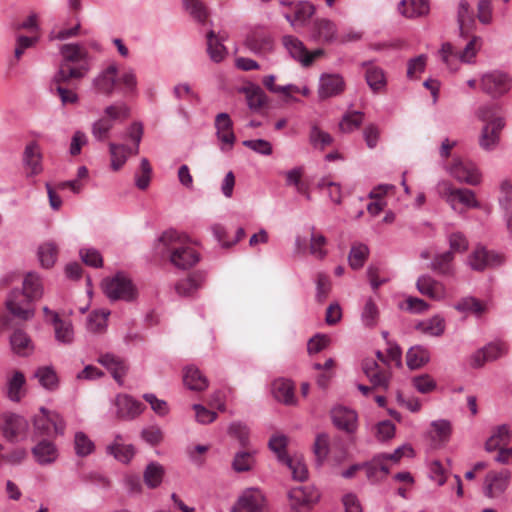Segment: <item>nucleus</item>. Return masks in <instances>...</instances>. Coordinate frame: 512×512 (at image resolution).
<instances>
[{"label": "nucleus", "instance_id": "nucleus-29", "mask_svg": "<svg viewBox=\"0 0 512 512\" xmlns=\"http://www.w3.org/2000/svg\"><path fill=\"white\" fill-rule=\"evenodd\" d=\"M294 389L293 383L287 379H276L272 383V394L274 398L286 405H293L296 403Z\"/></svg>", "mask_w": 512, "mask_h": 512}, {"label": "nucleus", "instance_id": "nucleus-18", "mask_svg": "<svg viewBox=\"0 0 512 512\" xmlns=\"http://www.w3.org/2000/svg\"><path fill=\"white\" fill-rule=\"evenodd\" d=\"M115 405L117 417L124 420H132L144 410L143 403L129 395H118Z\"/></svg>", "mask_w": 512, "mask_h": 512}, {"label": "nucleus", "instance_id": "nucleus-63", "mask_svg": "<svg viewBox=\"0 0 512 512\" xmlns=\"http://www.w3.org/2000/svg\"><path fill=\"white\" fill-rule=\"evenodd\" d=\"M502 258H467L466 265L475 271H483L501 265Z\"/></svg>", "mask_w": 512, "mask_h": 512}, {"label": "nucleus", "instance_id": "nucleus-25", "mask_svg": "<svg viewBox=\"0 0 512 512\" xmlns=\"http://www.w3.org/2000/svg\"><path fill=\"white\" fill-rule=\"evenodd\" d=\"M10 347L19 357H28L34 352V345L30 336L21 329H16L9 338Z\"/></svg>", "mask_w": 512, "mask_h": 512}, {"label": "nucleus", "instance_id": "nucleus-16", "mask_svg": "<svg viewBox=\"0 0 512 512\" xmlns=\"http://www.w3.org/2000/svg\"><path fill=\"white\" fill-rule=\"evenodd\" d=\"M345 89V81L340 74H322L319 80L318 96L320 99L341 94Z\"/></svg>", "mask_w": 512, "mask_h": 512}, {"label": "nucleus", "instance_id": "nucleus-13", "mask_svg": "<svg viewBox=\"0 0 512 512\" xmlns=\"http://www.w3.org/2000/svg\"><path fill=\"white\" fill-rule=\"evenodd\" d=\"M362 369L373 388L387 390L389 388L391 372L388 368L381 367L375 360L366 359L363 361Z\"/></svg>", "mask_w": 512, "mask_h": 512}, {"label": "nucleus", "instance_id": "nucleus-38", "mask_svg": "<svg viewBox=\"0 0 512 512\" xmlns=\"http://www.w3.org/2000/svg\"><path fill=\"white\" fill-rule=\"evenodd\" d=\"M60 54L63 57L61 62H66V65L86 61L88 58V52L86 49L77 43L62 45L60 48Z\"/></svg>", "mask_w": 512, "mask_h": 512}, {"label": "nucleus", "instance_id": "nucleus-61", "mask_svg": "<svg viewBox=\"0 0 512 512\" xmlns=\"http://www.w3.org/2000/svg\"><path fill=\"white\" fill-rule=\"evenodd\" d=\"M449 245L450 251L442 254L441 256L464 253L468 248V241L462 233L456 232L449 236Z\"/></svg>", "mask_w": 512, "mask_h": 512}, {"label": "nucleus", "instance_id": "nucleus-5", "mask_svg": "<svg viewBox=\"0 0 512 512\" xmlns=\"http://www.w3.org/2000/svg\"><path fill=\"white\" fill-rule=\"evenodd\" d=\"M65 421L56 412H50L45 407L40 408V414L33 418V438L49 437L52 432L56 435H63Z\"/></svg>", "mask_w": 512, "mask_h": 512}, {"label": "nucleus", "instance_id": "nucleus-43", "mask_svg": "<svg viewBox=\"0 0 512 512\" xmlns=\"http://www.w3.org/2000/svg\"><path fill=\"white\" fill-rule=\"evenodd\" d=\"M22 290L34 301L40 299L43 295V286L38 274L35 272H28L24 277Z\"/></svg>", "mask_w": 512, "mask_h": 512}, {"label": "nucleus", "instance_id": "nucleus-31", "mask_svg": "<svg viewBox=\"0 0 512 512\" xmlns=\"http://www.w3.org/2000/svg\"><path fill=\"white\" fill-rule=\"evenodd\" d=\"M242 91L252 111L258 112L267 105L268 97L259 85L249 84L243 87Z\"/></svg>", "mask_w": 512, "mask_h": 512}, {"label": "nucleus", "instance_id": "nucleus-42", "mask_svg": "<svg viewBox=\"0 0 512 512\" xmlns=\"http://www.w3.org/2000/svg\"><path fill=\"white\" fill-rule=\"evenodd\" d=\"M111 167L119 170L126 162L128 155L133 154L132 149L124 144L109 143Z\"/></svg>", "mask_w": 512, "mask_h": 512}, {"label": "nucleus", "instance_id": "nucleus-36", "mask_svg": "<svg viewBox=\"0 0 512 512\" xmlns=\"http://www.w3.org/2000/svg\"><path fill=\"white\" fill-rule=\"evenodd\" d=\"M203 280L202 273H192L175 284V291L181 297L192 296L200 288Z\"/></svg>", "mask_w": 512, "mask_h": 512}, {"label": "nucleus", "instance_id": "nucleus-8", "mask_svg": "<svg viewBox=\"0 0 512 512\" xmlns=\"http://www.w3.org/2000/svg\"><path fill=\"white\" fill-rule=\"evenodd\" d=\"M319 498L320 493L313 485L293 487L288 493L290 507L295 512H308Z\"/></svg>", "mask_w": 512, "mask_h": 512}, {"label": "nucleus", "instance_id": "nucleus-17", "mask_svg": "<svg viewBox=\"0 0 512 512\" xmlns=\"http://www.w3.org/2000/svg\"><path fill=\"white\" fill-rule=\"evenodd\" d=\"M289 7H291L293 13H286L284 14V17L292 27L306 25V23L315 13L314 5L308 1H297L295 3H289Z\"/></svg>", "mask_w": 512, "mask_h": 512}, {"label": "nucleus", "instance_id": "nucleus-62", "mask_svg": "<svg viewBox=\"0 0 512 512\" xmlns=\"http://www.w3.org/2000/svg\"><path fill=\"white\" fill-rule=\"evenodd\" d=\"M141 174L135 175V185L140 190H145L148 188L151 180L152 168L149 161L146 158H143L140 163Z\"/></svg>", "mask_w": 512, "mask_h": 512}, {"label": "nucleus", "instance_id": "nucleus-27", "mask_svg": "<svg viewBox=\"0 0 512 512\" xmlns=\"http://www.w3.org/2000/svg\"><path fill=\"white\" fill-rule=\"evenodd\" d=\"M245 45L253 52H261L271 48L272 38L262 27H255L247 35Z\"/></svg>", "mask_w": 512, "mask_h": 512}, {"label": "nucleus", "instance_id": "nucleus-15", "mask_svg": "<svg viewBox=\"0 0 512 512\" xmlns=\"http://www.w3.org/2000/svg\"><path fill=\"white\" fill-rule=\"evenodd\" d=\"M331 418L333 424L340 430L353 434L358 427L357 413L345 406L338 405L331 410Z\"/></svg>", "mask_w": 512, "mask_h": 512}, {"label": "nucleus", "instance_id": "nucleus-64", "mask_svg": "<svg viewBox=\"0 0 512 512\" xmlns=\"http://www.w3.org/2000/svg\"><path fill=\"white\" fill-rule=\"evenodd\" d=\"M327 244V239L320 233L315 232V228H311L310 233V253L311 254H319L321 256H325L328 251L325 249Z\"/></svg>", "mask_w": 512, "mask_h": 512}, {"label": "nucleus", "instance_id": "nucleus-47", "mask_svg": "<svg viewBox=\"0 0 512 512\" xmlns=\"http://www.w3.org/2000/svg\"><path fill=\"white\" fill-rule=\"evenodd\" d=\"M53 324L56 339L64 344H70L74 335L72 324L60 319L58 313H53Z\"/></svg>", "mask_w": 512, "mask_h": 512}, {"label": "nucleus", "instance_id": "nucleus-24", "mask_svg": "<svg viewBox=\"0 0 512 512\" xmlns=\"http://www.w3.org/2000/svg\"><path fill=\"white\" fill-rule=\"evenodd\" d=\"M32 455L39 465H49L58 458L56 445L47 439L39 441L32 449Z\"/></svg>", "mask_w": 512, "mask_h": 512}, {"label": "nucleus", "instance_id": "nucleus-9", "mask_svg": "<svg viewBox=\"0 0 512 512\" xmlns=\"http://www.w3.org/2000/svg\"><path fill=\"white\" fill-rule=\"evenodd\" d=\"M266 499L258 488H247L239 495L231 512H266Z\"/></svg>", "mask_w": 512, "mask_h": 512}, {"label": "nucleus", "instance_id": "nucleus-12", "mask_svg": "<svg viewBox=\"0 0 512 512\" xmlns=\"http://www.w3.org/2000/svg\"><path fill=\"white\" fill-rule=\"evenodd\" d=\"M3 420L1 431L6 440L15 443L19 437L26 436L29 422L24 416L15 413H5L3 414Z\"/></svg>", "mask_w": 512, "mask_h": 512}, {"label": "nucleus", "instance_id": "nucleus-60", "mask_svg": "<svg viewBox=\"0 0 512 512\" xmlns=\"http://www.w3.org/2000/svg\"><path fill=\"white\" fill-rule=\"evenodd\" d=\"M288 439L285 435L276 434L269 440V448L277 455L280 462H284L289 456L286 454Z\"/></svg>", "mask_w": 512, "mask_h": 512}, {"label": "nucleus", "instance_id": "nucleus-52", "mask_svg": "<svg viewBox=\"0 0 512 512\" xmlns=\"http://www.w3.org/2000/svg\"><path fill=\"white\" fill-rule=\"evenodd\" d=\"M185 10L199 23H204L208 17V11L200 0H182Z\"/></svg>", "mask_w": 512, "mask_h": 512}, {"label": "nucleus", "instance_id": "nucleus-19", "mask_svg": "<svg viewBox=\"0 0 512 512\" xmlns=\"http://www.w3.org/2000/svg\"><path fill=\"white\" fill-rule=\"evenodd\" d=\"M23 164L30 176L38 175L42 172V153L37 142L32 141L25 146Z\"/></svg>", "mask_w": 512, "mask_h": 512}, {"label": "nucleus", "instance_id": "nucleus-33", "mask_svg": "<svg viewBox=\"0 0 512 512\" xmlns=\"http://www.w3.org/2000/svg\"><path fill=\"white\" fill-rule=\"evenodd\" d=\"M415 328L423 334L439 337L445 332L446 323L442 316L434 315L429 319L419 321Z\"/></svg>", "mask_w": 512, "mask_h": 512}, {"label": "nucleus", "instance_id": "nucleus-49", "mask_svg": "<svg viewBox=\"0 0 512 512\" xmlns=\"http://www.w3.org/2000/svg\"><path fill=\"white\" fill-rule=\"evenodd\" d=\"M228 435L237 440L241 447L250 446V429L245 423L232 422L228 427Z\"/></svg>", "mask_w": 512, "mask_h": 512}, {"label": "nucleus", "instance_id": "nucleus-54", "mask_svg": "<svg viewBox=\"0 0 512 512\" xmlns=\"http://www.w3.org/2000/svg\"><path fill=\"white\" fill-rule=\"evenodd\" d=\"M25 384V376L22 372L16 371L8 382V397L11 401L19 402L21 399V389Z\"/></svg>", "mask_w": 512, "mask_h": 512}, {"label": "nucleus", "instance_id": "nucleus-22", "mask_svg": "<svg viewBox=\"0 0 512 512\" xmlns=\"http://www.w3.org/2000/svg\"><path fill=\"white\" fill-rule=\"evenodd\" d=\"M417 290L424 296L432 300L440 301L446 297V289L444 285L430 276H420L416 283Z\"/></svg>", "mask_w": 512, "mask_h": 512}, {"label": "nucleus", "instance_id": "nucleus-7", "mask_svg": "<svg viewBox=\"0 0 512 512\" xmlns=\"http://www.w3.org/2000/svg\"><path fill=\"white\" fill-rule=\"evenodd\" d=\"M480 41L479 37L473 36L459 53H455L452 44L446 42L442 44L440 49L441 59L448 67L456 70L457 67H453V61L459 60L463 63H471L480 48Z\"/></svg>", "mask_w": 512, "mask_h": 512}, {"label": "nucleus", "instance_id": "nucleus-56", "mask_svg": "<svg viewBox=\"0 0 512 512\" xmlns=\"http://www.w3.org/2000/svg\"><path fill=\"white\" fill-rule=\"evenodd\" d=\"M309 140L315 148H320L321 150H323L326 146L331 145L333 142L332 136L329 133L321 130L317 125H313L311 127Z\"/></svg>", "mask_w": 512, "mask_h": 512}, {"label": "nucleus", "instance_id": "nucleus-59", "mask_svg": "<svg viewBox=\"0 0 512 512\" xmlns=\"http://www.w3.org/2000/svg\"><path fill=\"white\" fill-rule=\"evenodd\" d=\"M113 123L107 118H100L92 124L91 133L95 140L103 142L108 138Z\"/></svg>", "mask_w": 512, "mask_h": 512}, {"label": "nucleus", "instance_id": "nucleus-3", "mask_svg": "<svg viewBox=\"0 0 512 512\" xmlns=\"http://www.w3.org/2000/svg\"><path fill=\"white\" fill-rule=\"evenodd\" d=\"M102 288L104 294L111 301L123 300L131 302L138 296L137 288L132 280L123 272H118L113 277L104 279Z\"/></svg>", "mask_w": 512, "mask_h": 512}, {"label": "nucleus", "instance_id": "nucleus-44", "mask_svg": "<svg viewBox=\"0 0 512 512\" xmlns=\"http://www.w3.org/2000/svg\"><path fill=\"white\" fill-rule=\"evenodd\" d=\"M451 435V424L447 420H437L431 423L430 436L436 445L445 444Z\"/></svg>", "mask_w": 512, "mask_h": 512}, {"label": "nucleus", "instance_id": "nucleus-32", "mask_svg": "<svg viewBox=\"0 0 512 512\" xmlns=\"http://www.w3.org/2000/svg\"><path fill=\"white\" fill-rule=\"evenodd\" d=\"M505 123L498 122L495 126L484 125L479 138V145L484 150H493L499 143L500 133Z\"/></svg>", "mask_w": 512, "mask_h": 512}, {"label": "nucleus", "instance_id": "nucleus-6", "mask_svg": "<svg viewBox=\"0 0 512 512\" xmlns=\"http://www.w3.org/2000/svg\"><path fill=\"white\" fill-rule=\"evenodd\" d=\"M34 300L22 289H13L9 292L5 306L14 317L27 321L34 317Z\"/></svg>", "mask_w": 512, "mask_h": 512}, {"label": "nucleus", "instance_id": "nucleus-37", "mask_svg": "<svg viewBox=\"0 0 512 512\" xmlns=\"http://www.w3.org/2000/svg\"><path fill=\"white\" fill-rule=\"evenodd\" d=\"M430 360L429 350L421 345L411 347L406 354V363L411 370L419 369Z\"/></svg>", "mask_w": 512, "mask_h": 512}, {"label": "nucleus", "instance_id": "nucleus-20", "mask_svg": "<svg viewBox=\"0 0 512 512\" xmlns=\"http://www.w3.org/2000/svg\"><path fill=\"white\" fill-rule=\"evenodd\" d=\"M361 66L365 69V79L370 89L374 93H382L387 85L384 70L369 61L362 62Z\"/></svg>", "mask_w": 512, "mask_h": 512}, {"label": "nucleus", "instance_id": "nucleus-53", "mask_svg": "<svg viewBox=\"0 0 512 512\" xmlns=\"http://www.w3.org/2000/svg\"><path fill=\"white\" fill-rule=\"evenodd\" d=\"M107 119L113 121H123L130 117V108L124 102H117L107 106L104 110Z\"/></svg>", "mask_w": 512, "mask_h": 512}, {"label": "nucleus", "instance_id": "nucleus-51", "mask_svg": "<svg viewBox=\"0 0 512 512\" xmlns=\"http://www.w3.org/2000/svg\"><path fill=\"white\" fill-rule=\"evenodd\" d=\"M74 448L77 456L85 457L94 451L95 445L84 432L79 431L74 436Z\"/></svg>", "mask_w": 512, "mask_h": 512}, {"label": "nucleus", "instance_id": "nucleus-30", "mask_svg": "<svg viewBox=\"0 0 512 512\" xmlns=\"http://www.w3.org/2000/svg\"><path fill=\"white\" fill-rule=\"evenodd\" d=\"M282 42L293 59L299 61L305 67L311 65V58L306 57L307 49L302 41L292 35H286L282 38Z\"/></svg>", "mask_w": 512, "mask_h": 512}, {"label": "nucleus", "instance_id": "nucleus-39", "mask_svg": "<svg viewBox=\"0 0 512 512\" xmlns=\"http://www.w3.org/2000/svg\"><path fill=\"white\" fill-rule=\"evenodd\" d=\"M106 452L117 461L128 464L135 455V448L132 444L123 445L119 441H113L107 446Z\"/></svg>", "mask_w": 512, "mask_h": 512}, {"label": "nucleus", "instance_id": "nucleus-58", "mask_svg": "<svg viewBox=\"0 0 512 512\" xmlns=\"http://www.w3.org/2000/svg\"><path fill=\"white\" fill-rule=\"evenodd\" d=\"M108 311H93L87 319V328L93 333L101 332L107 326Z\"/></svg>", "mask_w": 512, "mask_h": 512}, {"label": "nucleus", "instance_id": "nucleus-40", "mask_svg": "<svg viewBox=\"0 0 512 512\" xmlns=\"http://www.w3.org/2000/svg\"><path fill=\"white\" fill-rule=\"evenodd\" d=\"M164 474L165 470L161 464L150 462L143 473L144 483L151 489L157 488L161 484Z\"/></svg>", "mask_w": 512, "mask_h": 512}, {"label": "nucleus", "instance_id": "nucleus-26", "mask_svg": "<svg viewBox=\"0 0 512 512\" xmlns=\"http://www.w3.org/2000/svg\"><path fill=\"white\" fill-rule=\"evenodd\" d=\"M454 309L463 314H471L479 318L488 310V302L473 296H465L454 304Z\"/></svg>", "mask_w": 512, "mask_h": 512}, {"label": "nucleus", "instance_id": "nucleus-46", "mask_svg": "<svg viewBox=\"0 0 512 512\" xmlns=\"http://www.w3.org/2000/svg\"><path fill=\"white\" fill-rule=\"evenodd\" d=\"M282 463L291 471L294 480L302 482L308 478L307 466L301 455L285 458V461Z\"/></svg>", "mask_w": 512, "mask_h": 512}, {"label": "nucleus", "instance_id": "nucleus-45", "mask_svg": "<svg viewBox=\"0 0 512 512\" xmlns=\"http://www.w3.org/2000/svg\"><path fill=\"white\" fill-rule=\"evenodd\" d=\"M500 108L496 104L483 105L478 108L477 118L484 122L485 125L495 126L498 122L505 123L504 118L500 115Z\"/></svg>", "mask_w": 512, "mask_h": 512}, {"label": "nucleus", "instance_id": "nucleus-23", "mask_svg": "<svg viewBox=\"0 0 512 512\" xmlns=\"http://www.w3.org/2000/svg\"><path fill=\"white\" fill-rule=\"evenodd\" d=\"M98 362L111 373L118 384H123V378L128 372V366L123 359L114 354L106 353L98 358Z\"/></svg>", "mask_w": 512, "mask_h": 512}, {"label": "nucleus", "instance_id": "nucleus-50", "mask_svg": "<svg viewBox=\"0 0 512 512\" xmlns=\"http://www.w3.org/2000/svg\"><path fill=\"white\" fill-rule=\"evenodd\" d=\"M35 377L42 387L48 390H55L58 387V377L51 366L40 367L35 372Z\"/></svg>", "mask_w": 512, "mask_h": 512}, {"label": "nucleus", "instance_id": "nucleus-55", "mask_svg": "<svg viewBox=\"0 0 512 512\" xmlns=\"http://www.w3.org/2000/svg\"><path fill=\"white\" fill-rule=\"evenodd\" d=\"M379 310L375 302L369 298L366 300L361 312V321L366 327H373L377 324Z\"/></svg>", "mask_w": 512, "mask_h": 512}, {"label": "nucleus", "instance_id": "nucleus-48", "mask_svg": "<svg viewBox=\"0 0 512 512\" xmlns=\"http://www.w3.org/2000/svg\"><path fill=\"white\" fill-rule=\"evenodd\" d=\"M366 476L372 482L383 479L389 473V467L382 458L375 456L373 460L364 466Z\"/></svg>", "mask_w": 512, "mask_h": 512}, {"label": "nucleus", "instance_id": "nucleus-41", "mask_svg": "<svg viewBox=\"0 0 512 512\" xmlns=\"http://www.w3.org/2000/svg\"><path fill=\"white\" fill-rule=\"evenodd\" d=\"M207 53L210 59L215 63H220L224 59L223 38L210 31L207 35Z\"/></svg>", "mask_w": 512, "mask_h": 512}, {"label": "nucleus", "instance_id": "nucleus-10", "mask_svg": "<svg viewBox=\"0 0 512 512\" xmlns=\"http://www.w3.org/2000/svg\"><path fill=\"white\" fill-rule=\"evenodd\" d=\"M480 85L483 92L497 98L511 89V78L506 73L492 71L482 76Z\"/></svg>", "mask_w": 512, "mask_h": 512}, {"label": "nucleus", "instance_id": "nucleus-28", "mask_svg": "<svg viewBox=\"0 0 512 512\" xmlns=\"http://www.w3.org/2000/svg\"><path fill=\"white\" fill-rule=\"evenodd\" d=\"M183 383L192 391H203L208 387L206 376L194 365L186 366L183 370Z\"/></svg>", "mask_w": 512, "mask_h": 512}, {"label": "nucleus", "instance_id": "nucleus-21", "mask_svg": "<svg viewBox=\"0 0 512 512\" xmlns=\"http://www.w3.org/2000/svg\"><path fill=\"white\" fill-rule=\"evenodd\" d=\"M243 448L235 453L231 462L232 469L237 473L252 471L257 463V449L250 446Z\"/></svg>", "mask_w": 512, "mask_h": 512}, {"label": "nucleus", "instance_id": "nucleus-11", "mask_svg": "<svg viewBox=\"0 0 512 512\" xmlns=\"http://www.w3.org/2000/svg\"><path fill=\"white\" fill-rule=\"evenodd\" d=\"M511 473L507 469L489 471L483 482V493L488 498H497L502 495L509 486Z\"/></svg>", "mask_w": 512, "mask_h": 512}, {"label": "nucleus", "instance_id": "nucleus-35", "mask_svg": "<svg viewBox=\"0 0 512 512\" xmlns=\"http://www.w3.org/2000/svg\"><path fill=\"white\" fill-rule=\"evenodd\" d=\"M398 9L405 17L416 18L428 14L429 4L428 0H402Z\"/></svg>", "mask_w": 512, "mask_h": 512}, {"label": "nucleus", "instance_id": "nucleus-34", "mask_svg": "<svg viewBox=\"0 0 512 512\" xmlns=\"http://www.w3.org/2000/svg\"><path fill=\"white\" fill-rule=\"evenodd\" d=\"M314 36L325 43H331L336 40V25L329 19H316L313 23Z\"/></svg>", "mask_w": 512, "mask_h": 512}, {"label": "nucleus", "instance_id": "nucleus-2", "mask_svg": "<svg viewBox=\"0 0 512 512\" xmlns=\"http://www.w3.org/2000/svg\"><path fill=\"white\" fill-rule=\"evenodd\" d=\"M157 248L161 253L169 256H200L202 251L200 244L188 236L169 229L158 238Z\"/></svg>", "mask_w": 512, "mask_h": 512}, {"label": "nucleus", "instance_id": "nucleus-14", "mask_svg": "<svg viewBox=\"0 0 512 512\" xmlns=\"http://www.w3.org/2000/svg\"><path fill=\"white\" fill-rule=\"evenodd\" d=\"M449 174L461 183L477 185L481 181L480 173L472 163L463 162L460 159H454L448 168Z\"/></svg>", "mask_w": 512, "mask_h": 512}, {"label": "nucleus", "instance_id": "nucleus-57", "mask_svg": "<svg viewBox=\"0 0 512 512\" xmlns=\"http://www.w3.org/2000/svg\"><path fill=\"white\" fill-rule=\"evenodd\" d=\"M364 114L359 111H354L343 116L339 123L340 130L345 133H350L360 127L363 123Z\"/></svg>", "mask_w": 512, "mask_h": 512}, {"label": "nucleus", "instance_id": "nucleus-4", "mask_svg": "<svg viewBox=\"0 0 512 512\" xmlns=\"http://www.w3.org/2000/svg\"><path fill=\"white\" fill-rule=\"evenodd\" d=\"M438 193L453 210L458 211V204L466 208H478L480 206L475 193L467 188H455L449 181L438 183Z\"/></svg>", "mask_w": 512, "mask_h": 512}, {"label": "nucleus", "instance_id": "nucleus-1", "mask_svg": "<svg viewBox=\"0 0 512 512\" xmlns=\"http://www.w3.org/2000/svg\"><path fill=\"white\" fill-rule=\"evenodd\" d=\"M119 84L124 94H132L137 88V78L133 70L124 71L118 76V67L111 63L92 80V89L97 95L111 97Z\"/></svg>", "mask_w": 512, "mask_h": 512}]
</instances>
